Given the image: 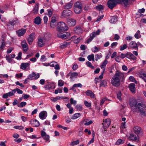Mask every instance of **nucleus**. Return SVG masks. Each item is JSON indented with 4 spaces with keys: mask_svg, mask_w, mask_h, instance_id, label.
<instances>
[{
    "mask_svg": "<svg viewBox=\"0 0 146 146\" xmlns=\"http://www.w3.org/2000/svg\"><path fill=\"white\" fill-rule=\"evenodd\" d=\"M80 141L78 140H77L76 141H74L70 143V145L71 146H74L76 145L79 143Z\"/></svg>",
    "mask_w": 146,
    "mask_h": 146,
    "instance_id": "obj_38",
    "label": "nucleus"
},
{
    "mask_svg": "<svg viewBox=\"0 0 146 146\" xmlns=\"http://www.w3.org/2000/svg\"><path fill=\"white\" fill-rule=\"evenodd\" d=\"M86 65L89 67L91 68L92 69L94 68V66H92L91 63L89 61H88L86 63Z\"/></svg>",
    "mask_w": 146,
    "mask_h": 146,
    "instance_id": "obj_39",
    "label": "nucleus"
},
{
    "mask_svg": "<svg viewBox=\"0 0 146 146\" xmlns=\"http://www.w3.org/2000/svg\"><path fill=\"white\" fill-rule=\"evenodd\" d=\"M63 22H59L57 23V30L58 32L57 34V36L59 38L62 39L64 38V35H62V32L64 31V28L63 27Z\"/></svg>",
    "mask_w": 146,
    "mask_h": 146,
    "instance_id": "obj_4",
    "label": "nucleus"
},
{
    "mask_svg": "<svg viewBox=\"0 0 146 146\" xmlns=\"http://www.w3.org/2000/svg\"><path fill=\"white\" fill-rule=\"evenodd\" d=\"M81 116L80 113H76L74 114L71 117V119H75L80 117Z\"/></svg>",
    "mask_w": 146,
    "mask_h": 146,
    "instance_id": "obj_25",
    "label": "nucleus"
},
{
    "mask_svg": "<svg viewBox=\"0 0 146 146\" xmlns=\"http://www.w3.org/2000/svg\"><path fill=\"white\" fill-rule=\"evenodd\" d=\"M14 128L17 129H19L20 130H22L24 128V127L22 126H14L13 127Z\"/></svg>",
    "mask_w": 146,
    "mask_h": 146,
    "instance_id": "obj_47",
    "label": "nucleus"
},
{
    "mask_svg": "<svg viewBox=\"0 0 146 146\" xmlns=\"http://www.w3.org/2000/svg\"><path fill=\"white\" fill-rule=\"evenodd\" d=\"M75 108L77 110L79 111H81L82 110V108L81 105H77L75 106Z\"/></svg>",
    "mask_w": 146,
    "mask_h": 146,
    "instance_id": "obj_45",
    "label": "nucleus"
},
{
    "mask_svg": "<svg viewBox=\"0 0 146 146\" xmlns=\"http://www.w3.org/2000/svg\"><path fill=\"white\" fill-rule=\"evenodd\" d=\"M129 88L132 93L134 94L135 92V85L133 83H131L129 85Z\"/></svg>",
    "mask_w": 146,
    "mask_h": 146,
    "instance_id": "obj_15",
    "label": "nucleus"
},
{
    "mask_svg": "<svg viewBox=\"0 0 146 146\" xmlns=\"http://www.w3.org/2000/svg\"><path fill=\"white\" fill-rule=\"evenodd\" d=\"M133 130L135 134L138 135L142 133V130L141 128L139 127L135 126L133 128Z\"/></svg>",
    "mask_w": 146,
    "mask_h": 146,
    "instance_id": "obj_11",
    "label": "nucleus"
},
{
    "mask_svg": "<svg viewBox=\"0 0 146 146\" xmlns=\"http://www.w3.org/2000/svg\"><path fill=\"white\" fill-rule=\"evenodd\" d=\"M129 138L130 139L134 141H137L138 140V137L133 133L130 134Z\"/></svg>",
    "mask_w": 146,
    "mask_h": 146,
    "instance_id": "obj_20",
    "label": "nucleus"
},
{
    "mask_svg": "<svg viewBox=\"0 0 146 146\" xmlns=\"http://www.w3.org/2000/svg\"><path fill=\"white\" fill-rule=\"evenodd\" d=\"M130 105L133 112L138 113L142 115L146 116V106L145 104L137 103L136 100H133L131 102Z\"/></svg>",
    "mask_w": 146,
    "mask_h": 146,
    "instance_id": "obj_1",
    "label": "nucleus"
},
{
    "mask_svg": "<svg viewBox=\"0 0 146 146\" xmlns=\"http://www.w3.org/2000/svg\"><path fill=\"white\" fill-rule=\"evenodd\" d=\"M124 141L122 140L121 139H118L117 141L116 142L115 144L117 145H119L123 143Z\"/></svg>",
    "mask_w": 146,
    "mask_h": 146,
    "instance_id": "obj_42",
    "label": "nucleus"
},
{
    "mask_svg": "<svg viewBox=\"0 0 146 146\" xmlns=\"http://www.w3.org/2000/svg\"><path fill=\"white\" fill-rule=\"evenodd\" d=\"M46 60V58L45 57V56L43 55L41 56L40 59V61L42 62H44Z\"/></svg>",
    "mask_w": 146,
    "mask_h": 146,
    "instance_id": "obj_64",
    "label": "nucleus"
},
{
    "mask_svg": "<svg viewBox=\"0 0 146 146\" xmlns=\"http://www.w3.org/2000/svg\"><path fill=\"white\" fill-rule=\"evenodd\" d=\"M51 36L50 34V33H46L44 35L45 38L46 39L48 40L50 38Z\"/></svg>",
    "mask_w": 146,
    "mask_h": 146,
    "instance_id": "obj_41",
    "label": "nucleus"
},
{
    "mask_svg": "<svg viewBox=\"0 0 146 146\" xmlns=\"http://www.w3.org/2000/svg\"><path fill=\"white\" fill-rule=\"evenodd\" d=\"M73 2L71 1L70 2L67 3L64 6V8L69 9L71 8L73 5Z\"/></svg>",
    "mask_w": 146,
    "mask_h": 146,
    "instance_id": "obj_22",
    "label": "nucleus"
},
{
    "mask_svg": "<svg viewBox=\"0 0 146 146\" xmlns=\"http://www.w3.org/2000/svg\"><path fill=\"white\" fill-rule=\"evenodd\" d=\"M102 57V56L100 54H96L95 55V60L96 61L98 60Z\"/></svg>",
    "mask_w": 146,
    "mask_h": 146,
    "instance_id": "obj_56",
    "label": "nucleus"
},
{
    "mask_svg": "<svg viewBox=\"0 0 146 146\" xmlns=\"http://www.w3.org/2000/svg\"><path fill=\"white\" fill-rule=\"evenodd\" d=\"M30 62L22 63L21 64L20 68L23 70H25L27 67H29Z\"/></svg>",
    "mask_w": 146,
    "mask_h": 146,
    "instance_id": "obj_17",
    "label": "nucleus"
},
{
    "mask_svg": "<svg viewBox=\"0 0 146 146\" xmlns=\"http://www.w3.org/2000/svg\"><path fill=\"white\" fill-rule=\"evenodd\" d=\"M26 29H21L16 31L18 34V36H23L26 32Z\"/></svg>",
    "mask_w": 146,
    "mask_h": 146,
    "instance_id": "obj_19",
    "label": "nucleus"
},
{
    "mask_svg": "<svg viewBox=\"0 0 146 146\" xmlns=\"http://www.w3.org/2000/svg\"><path fill=\"white\" fill-rule=\"evenodd\" d=\"M72 12L69 10H64V15L70 16L72 14Z\"/></svg>",
    "mask_w": 146,
    "mask_h": 146,
    "instance_id": "obj_27",
    "label": "nucleus"
},
{
    "mask_svg": "<svg viewBox=\"0 0 146 146\" xmlns=\"http://www.w3.org/2000/svg\"><path fill=\"white\" fill-rule=\"evenodd\" d=\"M15 93V91L13 90L11 92L7 93L9 96H11L14 95Z\"/></svg>",
    "mask_w": 146,
    "mask_h": 146,
    "instance_id": "obj_40",
    "label": "nucleus"
},
{
    "mask_svg": "<svg viewBox=\"0 0 146 146\" xmlns=\"http://www.w3.org/2000/svg\"><path fill=\"white\" fill-rule=\"evenodd\" d=\"M27 104V103L25 102H21L19 105H18V106L19 107L22 108L24 106H25Z\"/></svg>",
    "mask_w": 146,
    "mask_h": 146,
    "instance_id": "obj_48",
    "label": "nucleus"
},
{
    "mask_svg": "<svg viewBox=\"0 0 146 146\" xmlns=\"http://www.w3.org/2000/svg\"><path fill=\"white\" fill-rule=\"evenodd\" d=\"M15 91V92H17L19 94H22L23 93V92L21 90L18 88H16L14 89Z\"/></svg>",
    "mask_w": 146,
    "mask_h": 146,
    "instance_id": "obj_58",
    "label": "nucleus"
},
{
    "mask_svg": "<svg viewBox=\"0 0 146 146\" xmlns=\"http://www.w3.org/2000/svg\"><path fill=\"white\" fill-rule=\"evenodd\" d=\"M120 57L122 59L126 57L130 59L135 60L136 59V57L132 53L127 52L126 54L121 53Z\"/></svg>",
    "mask_w": 146,
    "mask_h": 146,
    "instance_id": "obj_6",
    "label": "nucleus"
},
{
    "mask_svg": "<svg viewBox=\"0 0 146 146\" xmlns=\"http://www.w3.org/2000/svg\"><path fill=\"white\" fill-rule=\"evenodd\" d=\"M5 45V41L3 39H2V44L0 47V49L3 50L4 47Z\"/></svg>",
    "mask_w": 146,
    "mask_h": 146,
    "instance_id": "obj_50",
    "label": "nucleus"
},
{
    "mask_svg": "<svg viewBox=\"0 0 146 146\" xmlns=\"http://www.w3.org/2000/svg\"><path fill=\"white\" fill-rule=\"evenodd\" d=\"M129 0H109L108 2V7L112 9L118 3H123L125 7L129 5Z\"/></svg>",
    "mask_w": 146,
    "mask_h": 146,
    "instance_id": "obj_3",
    "label": "nucleus"
},
{
    "mask_svg": "<svg viewBox=\"0 0 146 146\" xmlns=\"http://www.w3.org/2000/svg\"><path fill=\"white\" fill-rule=\"evenodd\" d=\"M117 18L115 17H111L110 20V22L111 23H115L117 21Z\"/></svg>",
    "mask_w": 146,
    "mask_h": 146,
    "instance_id": "obj_26",
    "label": "nucleus"
},
{
    "mask_svg": "<svg viewBox=\"0 0 146 146\" xmlns=\"http://www.w3.org/2000/svg\"><path fill=\"white\" fill-rule=\"evenodd\" d=\"M70 78L71 81H73L74 80V78H76L77 77V76L78 75V74L76 72L70 73L68 74L67 75L66 77H68V76H69L70 75Z\"/></svg>",
    "mask_w": 146,
    "mask_h": 146,
    "instance_id": "obj_14",
    "label": "nucleus"
},
{
    "mask_svg": "<svg viewBox=\"0 0 146 146\" xmlns=\"http://www.w3.org/2000/svg\"><path fill=\"white\" fill-rule=\"evenodd\" d=\"M43 138L46 142L48 141L49 140V135H46L43 137Z\"/></svg>",
    "mask_w": 146,
    "mask_h": 146,
    "instance_id": "obj_59",
    "label": "nucleus"
},
{
    "mask_svg": "<svg viewBox=\"0 0 146 146\" xmlns=\"http://www.w3.org/2000/svg\"><path fill=\"white\" fill-rule=\"evenodd\" d=\"M30 97V96L29 95L23 94V98L25 99H27Z\"/></svg>",
    "mask_w": 146,
    "mask_h": 146,
    "instance_id": "obj_63",
    "label": "nucleus"
},
{
    "mask_svg": "<svg viewBox=\"0 0 146 146\" xmlns=\"http://www.w3.org/2000/svg\"><path fill=\"white\" fill-rule=\"evenodd\" d=\"M140 77L142 78L146 82V74L143 72V73H141L140 74Z\"/></svg>",
    "mask_w": 146,
    "mask_h": 146,
    "instance_id": "obj_29",
    "label": "nucleus"
},
{
    "mask_svg": "<svg viewBox=\"0 0 146 146\" xmlns=\"http://www.w3.org/2000/svg\"><path fill=\"white\" fill-rule=\"evenodd\" d=\"M71 36V34L69 32H64V39L68 38Z\"/></svg>",
    "mask_w": 146,
    "mask_h": 146,
    "instance_id": "obj_36",
    "label": "nucleus"
},
{
    "mask_svg": "<svg viewBox=\"0 0 146 146\" xmlns=\"http://www.w3.org/2000/svg\"><path fill=\"white\" fill-rule=\"evenodd\" d=\"M66 23L69 27H74L76 24V21L75 19L72 18L67 19Z\"/></svg>",
    "mask_w": 146,
    "mask_h": 146,
    "instance_id": "obj_7",
    "label": "nucleus"
},
{
    "mask_svg": "<svg viewBox=\"0 0 146 146\" xmlns=\"http://www.w3.org/2000/svg\"><path fill=\"white\" fill-rule=\"evenodd\" d=\"M111 123L110 119L109 118L106 119L105 121H103L104 127V128L108 127L110 125Z\"/></svg>",
    "mask_w": 146,
    "mask_h": 146,
    "instance_id": "obj_12",
    "label": "nucleus"
},
{
    "mask_svg": "<svg viewBox=\"0 0 146 146\" xmlns=\"http://www.w3.org/2000/svg\"><path fill=\"white\" fill-rule=\"evenodd\" d=\"M104 17V15H102L101 16H99L97 19L95 21L96 22H98L100 21L102 19H103Z\"/></svg>",
    "mask_w": 146,
    "mask_h": 146,
    "instance_id": "obj_61",
    "label": "nucleus"
},
{
    "mask_svg": "<svg viewBox=\"0 0 146 146\" xmlns=\"http://www.w3.org/2000/svg\"><path fill=\"white\" fill-rule=\"evenodd\" d=\"M70 43L71 41L69 40H68L65 41H64V47H66L69 45L70 44Z\"/></svg>",
    "mask_w": 146,
    "mask_h": 146,
    "instance_id": "obj_49",
    "label": "nucleus"
},
{
    "mask_svg": "<svg viewBox=\"0 0 146 146\" xmlns=\"http://www.w3.org/2000/svg\"><path fill=\"white\" fill-rule=\"evenodd\" d=\"M38 46L40 47H42L44 45L43 40L42 39L40 38L38 40Z\"/></svg>",
    "mask_w": 146,
    "mask_h": 146,
    "instance_id": "obj_24",
    "label": "nucleus"
},
{
    "mask_svg": "<svg viewBox=\"0 0 146 146\" xmlns=\"http://www.w3.org/2000/svg\"><path fill=\"white\" fill-rule=\"evenodd\" d=\"M18 22L17 20L16 19L12 20L11 21H9V23L13 26L14 25L16 24Z\"/></svg>",
    "mask_w": 146,
    "mask_h": 146,
    "instance_id": "obj_31",
    "label": "nucleus"
},
{
    "mask_svg": "<svg viewBox=\"0 0 146 146\" xmlns=\"http://www.w3.org/2000/svg\"><path fill=\"white\" fill-rule=\"evenodd\" d=\"M140 33V31L139 30L137 31L134 35L135 37L137 39L140 38L141 37V35Z\"/></svg>",
    "mask_w": 146,
    "mask_h": 146,
    "instance_id": "obj_30",
    "label": "nucleus"
},
{
    "mask_svg": "<svg viewBox=\"0 0 146 146\" xmlns=\"http://www.w3.org/2000/svg\"><path fill=\"white\" fill-rule=\"evenodd\" d=\"M94 56L93 54H92L91 55H89L88 56L87 58L89 61H90L92 60V58H94Z\"/></svg>",
    "mask_w": 146,
    "mask_h": 146,
    "instance_id": "obj_54",
    "label": "nucleus"
},
{
    "mask_svg": "<svg viewBox=\"0 0 146 146\" xmlns=\"http://www.w3.org/2000/svg\"><path fill=\"white\" fill-rule=\"evenodd\" d=\"M5 58L6 60L9 63H11L13 59L10 57L9 55H7L6 56Z\"/></svg>",
    "mask_w": 146,
    "mask_h": 146,
    "instance_id": "obj_35",
    "label": "nucleus"
},
{
    "mask_svg": "<svg viewBox=\"0 0 146 146\" xmlns=\"http://www.w3.org/2000/svg\"><path fill=\"white\" fill-rule=\"evenodd\" d=\"M47 11L48 13V15L49 17H51L52 15V11L49 9H48Z\"/></svg>",
    "mask_w": 146,
    "mask_h": 146,
    "instance_id": "obj_43",
    "label": "nucleus"
},
{
    "mask_svg": "<svg viewBox=\"0 0 146 146\" xmlns=\"http://www.w3.org/2000/svg\"><path fill=\"white\" fill-rule=\"evenodd\" d=\"M108 61L106 60H105L102 64L100 66V67L101 68H104L106 66V64H107Z\"/></svg>",
    "mask_w": 146,
    "mask_h": 146,
    "instance_id": "obj_33",
    "label": "nucleus"
},
{
    "mask_svg": "<svg viewBox=\"0 0 146 146\" xmlns=\"http://www.w3.org/2000/svg\"><path fill=\"white\" fill-rule=\"evenodd\" d=\"M64 85V82L63 80H60L58 82V85L59 86H62Z\"/></svg>",
    "mask_w": 146,
    "mask_h": 146,
    "instance_id": "obj_46",
    "label": "nucleus"
},
{
    "mask_svg": "<svg viewBox=\"0 0 146 146\" xmlns=\"http://www.w3.org/2000/svg\"><path fill=\"white\" fill-rule=\"evenodd\" d=\"M95 8L97 10L100 11L104 9V6L103 5H99L96 6Z\"/></svg>",
    "mask_w": 146,
    "mask_h": 146,
    "instance_id": "obj_32",
    "label": "nucleus"
},
{
    "mask_svg": "<svg viewBox=\"0 0 146 146\" xmlns=\"http://www.w3.org/2000/svg\"><path fill=\"white\" fill-rule=\"evenodd\" d=\"M82 86V84L80 83L75 84L73 85L71 89L74 90L75 87L81 88Z\"/></svg>",
    "mask_w": 146,
    "mask_h": 146,
    "instance_id": "obj_28",
    "label": "nucleus"
},
{
    "mask_svg": "<svg viewBox=\"0 0 146 146\" xmlns=\"http://www.w3.org/2000/svg\"><path fill=\"white\" fill-rule=\"evenodd\" d=\"M74 9L76 13H80L82 10V4L79 2H76L74 5Z\"/></svg>",
    "mask_w": 146,
    "mask_h": 146,
    "instance_id": "obj_5",
    "label": "nucleus"
},
{
    "mask_svg": "<svg viewBox=\"0 0 146 146\" xmlns=\"http://www.w3.org/2000/svg\"><path fill=\"white\" fill-rule=\"evenodd\" d=\"M124 79V74L117 70L111 79V83L113 86L118 87L120 86L121 82H123Z\"/></svg>",
    "mask_w": 146,
    "mask_h": 146,
    "instance_id": "obj_2",
    "label": "nucleus"
},
{
    "mask_svg": "<svg viewBox=\"0 0 146 146\" xmlns=\"http://www.w3.org/2000/svg\"><path fill=\"white\" fill-rule=\"evenodd\" d=\"M22 52H19L18 56L16 57V58L18 60H20L21 58Z\"/></svg>",
    "mask_w": 146,
    "mask_h": 146,
    "instance_id": "obj_62",
    "label": "nucleus"
},
{
    "mask_svg": "<svg viewBox=\"0 0 146 146\" xmlns=\"http://www.w3.org/2000/svg\"><path fill=\"white\" fill-rule=\"evenodd\" d=\"M34 79L35 80H36L40 76V75L38 73L36 74L35 72H34Z\"/></svg>",
    "mask_w": 146,
    "mask_h": 146,
    "instance_id": "obj_57",
    "label": "nucleus"
},
{
    "mask_svg": "<svg viewBox=\"0 0 146 146\" xmlns=\"http://www.w3.org/2000/svg\"><path fill=\"white\" fill-rule=\"evenodd\" d=\"M86 93L87 96H90L92 98H94L95 97L94 94L91 90L87 91Z\"/></svg>",
    "mask_w": 146,
    "mask_h": 146,
    "instance_id": "obj_21",
    "label": "nucleus"
},
{
    "mask_svg": "<svg viewBox=\"0 0 146 146\" xmlns=\"http://www.w3.org/2000/svg\"><path fill=\"white\" fill-rule=\"evenodd\" d=\"M127 48V45L126 44H124L123 46H120V50H123L126 49Z\"/></svg>",
    "mask_w": 146,
    "mask_h": 146,
    "instance_id": "obj_55",
    "label": "nucleus"
},
{
    "mask_svg": "<svg viewBox=\"0 0 146 146\" xmlns=\"http://www.w3.org/2000/svg\"><path fill=\"white\" fill-rule=\"evenodd\" d=\"M30 124L34 127H38L40 125V123L37 120H31L30 121Z\"/></svg>",
    "mask_w": 146,
    "mask_h": 146,
    "instance_id": "obj_13",
    "label": "nucleus"
},
{
    "mask_svg": "<svg viewBox=\"0 0 146 146\" xmlns=\"http://www.w3.org/2000/svg\"><path fill=\"white\" fill-rule=\"evenodd\" d=\"M70 103L72 104L75 105L77 103V101L76 100H74L72 98H71L70 99Z\"/></svg>",
    "mask_w": 146,
    "mask_h": 146,
    "instance_id": "obj_51",
    "label": "nucleus"
},
{
    "mask_svg": "<svg viewBox=\"0 0 146 146\" xmlns=\"http://www.w3.org/2000/svg\"><path fill=\"white\" fill-rule=\"evenodd\" d=\"M21 45L23 48V50L25 52H26L29 49L28 44L25 40H24L21 42Z\"/></svg>",
    "mask_w": 146,
    "mask_h": 146,
    "instance_id": "obj_8",
    "label": "nucleus"
},
{
    "mask_svg": "<svg viewBox=\"0 0 146 146\" xmlns=\"http://www.w3.org/2000/svg\"><path fill=\"white\" fill-rule=\"evenodd\" d=\"M62 98V97L60 96H57L55 98H51V100L54 102H55L57 100H60Z\"/></svg>",
    "mask_w": 146,
    "mask_h": 146,
    "instance_id": "obj_37",
    "label": "nucleus"
},
{
    "mask_svg": "<svg viewBox=\"0 0 146 146\" xmlns=\"http://www.w3.org/2000/svg\"><path fill=\"white\" fill-rule=\"evenodd\" d=\"M34 72L29 75L28 76L30 80H32L33 79V78L34 77Z\"/></svg>",
    "mask_w": 146,
    "mask_h": 146,
    "instance_id": "obj_60",
    "label": "nucleus"
},
{
    "mask_svg": "<svg viewBox=\"0 0 146 146\" xmlns=\"http://www.w3.org/2000/svg\"><path fill=\"white\" fill-rule=\"evenodd\" d=\"M39 8V4H37L35 6V8L33 10V12L34 13H36L38 11Z\"/></svg>",
    "mask_w": 146,
    "mask_h": 146,
    "instance_id": "obj_34",
    "label": "nucleus"
},
{
    "mask_svg": "<svg viewBox=\"0 0 146 146\" xmlns=\"http://www.w3.org/2000/svg\"><path fill=\"white\" fill-rule=\"evenodd\" d=\"M84 103L85 105L87 107H90L91 106V103H90L88 102V101L86 100H85L84 102Z\"/></svg>",
    "mask_w": 146,
    "mask_h": 146,
    "instance_id": "obj_44",
    "label": "nucleus"
},
{
    "mask_svg": "<svg viewBox=\"0 0 146 146\" xmlns=\"http://www.w3.org/2000/svg\"><path fill=\"white\" fill-rule=\"evenodd\" d=\"M41 19L39 17H36L35 19L34 23L37 25H39L41 23Z\"/></svg>",
    "mask_w": 146,
    "mask_h": 146,
    "instance_id": "obj_23",
    "label": "nucleus"
},
{
    "mask_svg": "<svg viewBox=\"0 0 146 146\" xmlns=\"http://www.w3.org/2000/svg\"><path fill=\"white\" fill-rule=\"evenodd\" d=\"M106 81L104 80L102 81V82L100 83V86H106Z\"/></svg>",
    "mask_w": 146,
    "mask_h": 146,
    "instance_id": "obj_52",
    "label": "nucleus"
},
{
    "mask_svg": "<svg viewBox=\"0 0 146 146\" xmlns=\"http://www.w3.org/2000/svg\"><path fill=\"white\" fill-rule=\"evenodd\" d=\"M39 117L42 120L45 119L47 116V113L46 111H41L39 114Z\"/></svg>",
    "mask_w": 146,
    "mask_h": 146,
    "instance_id": "obj_9",
    "label": "nucleus"
},
{
    "mask_svg": "<svg viewBox=\"0 0 146 146\" xmlns=\"http://www.w3.org/2000/svg\"><path fill=\"white\" fill-rule=\"evenodd\" d=\"M121 92H118L117 94V98L120 101L121 100Z\"/></svg>",
    "mask_w": 146,
    "mask_h": 146,
    "instance_id": "obj_53",
    "label": "nucleus"
},
{
    "mask_svg": "<svg viewBox=\"0 0 146 146\" xmlns=\"http://www.w3.org/2000/svg\"><path fill=\"white\" fill-rule=\"evenodd\" d=\"M74 31L77 34H79L82 33V30L80 27L77 26L74 28Z\"/></svg>",
    "mask_w": 146,
    "mask_h": 146,
    "instance_id": "obj_10",
    "label": "nucleus"
},
{
    "mask_svg": "<svg viewBox=\"0 0 146 146\" xmlns=\"http://www.w3.org/2000/svg\"><path fill=\"white\" fill-rule=\"evenodd\" d=\"M35 33H34L31 34L28 38V41L29 44H32L35 38Z\"/></svg>",
    "mask_w": 146,
    "mask_h": 146,
    "instance_id": "obj_16",
    "label": "nucleus"
},
{
    "mask_svg": "<svg viewBox=\"0 0 146 146\" xmlns=\"http://www.w3.org/2000/svg\"><path fill=\"white\" fill-rule=\"evenodd\" d=\"M129 47L132 48H138L137 44L134 41H131L129 44Z\"/></svg>",
    "mask_w": 146,
    "mask_h": 146,
    "instance_id": "obj_18",
    "label": "nucleus"
}]
</instances>
